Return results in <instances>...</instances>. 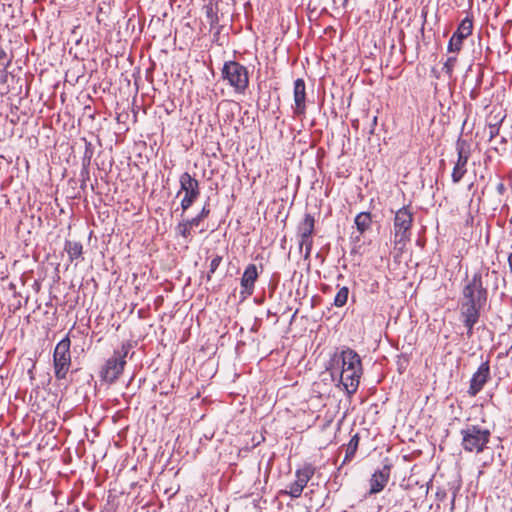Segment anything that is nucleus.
<instances>
[{"instance_id":"nucleus-1","label":"nucleus","mask_w":512,"mask_h":512,"mask_svg":"<svg viewBox=\"0 0 512 512\" xmlns=\"http://www.w3.org/2000/svg\"><path fill=\"white\" fill-rule=\"evenodd\" d=\"M327 370L330 371L332 378L335 374L339 375L340 383L348 395H353L357 391L363 368L361 358L355 350L345 348L336 351L330 358Z\"/></svg>"},{"instance_id":"nucleus-2","label":"nucleus","mask_w":512,"mask_h":512,"mask_svg":"<svg viewBox=\"0 0 512 512\" xmlns=\"http://www.w3.org/2000/svg\"><path fill=\"white\" fill-rule=\"evenodd\" d=\"M489 268L475 272L471 277L466 276L459 300L486 306L488 289L484 285V277H488Z\"/></svg>"},{"instance_id":"nucleus-3","label":"nucleus","mask_w":512,"mask_h":512,"mask_svg":"<svg viewBox=\"0 0 512 512\" xmlns=\"http://www.w3.org/2000/svg\"><path fill=\"white\" fill-rule=\"evenodd\" d=\"M461 447L467 453L481 454L487 448L491 431L479 425L468 424L460 430Z\"/></svg>"},{"instance_id":"nucleus-4","label":"nucleus","mask_w":512,"mask_h":512,"mask_svg":"<svg viewBox=\"0 0 512 512\" xmlns=\"http://www.w3.org/2000/svg\"><path fill=\"white\" fill-rule=\"evenodd\" d=\"M413 213L410 206H403L395 212L393 229H394V245L402 250L411 240Z\"/></svg>"},{"instance_id":"nucleus-5","label":"nucleus","mask_w":512,"mask_h":512,"mask_svg":"<svg viewBox=\"0 0 512 512\" xmlns=\"http://www.w3.org/2000/svg\"><path fill=\"white\" fill-rule=\"evenodd\" d=\"M222 78L234 88L237 93H244L249 85L247 68L237 61H226L222 68Z\"/></svg>"},{"instance_id":"nucleus-6","label":"nucleus","mask_w":512,"mask_h":512,"mask_svg":"<svg viewBox=\"0 0 512 512\" xmlns=\"http://www.w3.org/2000/svg\"><path fill=\"white\" fill-rule=\"evenodd\" d=\"M71 341L67 335L59 341L53 352V367L55 378L63 380L66 378L71 366Z\"/></svg>"},{"instance_id":"nucleus-7","label":"nucleus","mask_w":512,"mask_h":512,"mask_svg":"<svg viewBox=\"0 0 512 512\" xmlns=\"http://www.w3.org/2000/svg\"><path fill=\"white\" fill-rule=\"evenodd\" d=\"M179 183L180 191L177 195L184 192V197L180 203L182 214H184L200 196V185L199 181L192 177L188 172L181 174Z\"/></svg>"},{"instance_id":"nucleus-8","label":"nucleus","mask_w":512,"mask_h":512,"mask_svg":"<svg viewBox=\"0 0 512 512\" xmlns=\"http://www.w3.org/2000/svg\"><path fill=\"white\" fill-rule=\"evenodd\" d=\"M485 308L483 305L472 304L459 300L460 320L467 329V337L473 335L474 326L479 322L481 311Z\"/></svg>"},{"instance_id":"nucleus-9","label":"nucleus","mask_w":512,"mask_h":512,"mask_svg":"<svg viewBox=\"0 0 512 512\" xmlns=\"http://www.w3.org/2000/svg\"><path fill=\"white\" fill-rule=\"evenodd\" d=\"M315 467L312 464H305L302 468L295 472L296 480L288 485V489L281 491L292 498H299L306 487L307 483L315 474Z\"/></svg>"},{"instance_id":"nucleus-10","label":"nucleus","mask_w":512,"mask_h":512,"mask_svg":"<svg viewBox=\"0 0 512 512\" xmlns=\"http://www.w3.org/2000/svg\"><path fill=\"white\" fill-rule=\"evenodd\" d=\"M473 31V21L470 17H465L457 27V30L451 36L447 50L450 53H458L461 51L463 41L468 38Z\"/></svg>"},{"instance_id":"nucleus-11","label":"nucleus","mask_w":512,"mask_h":512,"mask_svg":"<svg viewBox=\"0 0 512 512\" xmlns=\"http://www.w3.org/2000/svg\"><path fill=\"white\" fill-rule=\"evenodd\" d=\"M456 150L458 158L451 175L453 183H459L464 177L467 172L466 165L470 157L469 145L461 138L457 140Z\"/></svg>"},{"instance_id":"nucleus-12","label":"nucleus","mask_w":512,"mask_h":512,"mask_svg":"<svg viewBox=\"0 0 512 512\" xmlns=\"http://www.w3.org/2000/svg\"><path fill=\"white\" fill-rule=\"evenodd\" d=\"M392 469V463L388 458L384 459L382 468L377 469L371 476L369 483L370 489L368 494L374 495L380 493L387 485Z\"/></svg>"},{"instance_id":"nucleus-13","label":"nucleus","mask_w":512,"mask_h":512,"mask_svg":"<svg viewBox=\"0 0 512 512\" xmlns=\"http://www.w3.org/2000/svg\"><path fill=\"white\" fill-rule=\"evenodd\" d=\"M490 361L482 362L478 367L477 371L472 375L470 379V385L468 388V394L472 397L476 396L484 387V385L490 380Z\"/></svg>"},{"instance_id":"nucleus-14","label":"nucleus","mask_w":512,"mask_h":512,"mask_svg":"<svg viewBox=\"0 0 512 512\" xmlns=\"http://www.w3.org/2000/svg\"><path fill=\"white\" fill-rule=\"evenodd\" d=\"M126 360H120L114 356L106 360L100 371V377L103 381L112 384L123 373Z\"/></svg>"},{"instance_id":"nucleus-15","label":"nucleus","mask_w":512,"mask_h":512,"mask_svg":"<svg viewBox=\"0 0 512 512\" xmlns=\"http://www.w3.org/2000/svg\"><path fill=\"white\" fill-rule=\"evenodd\" d=\"M294 106L293 111L296 116L302 117L306 113V85L303 79L298 78L294 81Z\"/></svg>"},{"instance_id":"nucleus-16","label":"nucleus","mask_w":512,"mask_h":512,"mask_svg":"<svg viewBox=\"0 0 512 512\" xmlns=\"http://www.w3.org/2000/svg\"><path fill=\"white\" fill-rule=\"evenodd\" d=\"M258 278V271L255 264H249L241 277L242 293L252 295L254 292L255 282Z\"/></svg>"},{"instance_id":"nucleus-17","label":"nucleus","mask_w":512,"mask_h":512,"mask_svg":"<svg viewBox=\"0 0 512 512\" xmlns=\"http://www.w3.org/2000/svg\"><path fill=\"white\" fill-rule=\"evenodd\" d=\"M315 229V218L312 214L306 213L297 226V235L301 238L313 237Z\"/></svg>"},{"instance_id":"nucleus-18","label":"nucleus","mask_w":512,"mask_h":512,"mask_svg":"<svg viewBox=\"0 0 512 512\" xmlns=\"http://www.w3.org/2000/svg\"><path fill=\"white\" fill-rule=\"evenodd\" d=\"M354 223L360 235L370 230L372 225V216L370 212H360L356 215Z\"/></svg>"},{"instance_id":"nucleus-19","label":"nucleus","mask_w":512,"mask_h":512,"mask_svg":"<svg viewBox=\"0 0 512 512\" xmlns=\"http://www.w3.org/2000/svg\"><path fill=\"white\" fill-rule=\"evenodd\" d=\"M64 250L67 252L69 260L73 262L82 256L83 245L77 241L67 240L65 242Z\"/></svg>"},{"instance_id":"nucleus-20","label":"nucleus","mask_w":512,"mask_h":512,"mask_svg":"<svg viewBox=\"0 0 512 512\" xmlns=\"http://www.w3.org/2000/svg\"><path fill=\"white\" fill-rule=\"evenodd\" d=\"M359 441L360 437L358 433L351 437L350 441L346 445L345 457L342 464L350 462L354 458L358 449Z\"/></svg>"},{"instance_id":"nucleus-21","label":"nucleus","mask_w":512,"mask_h":512,"mask_svg":"<svg viewBox=\"0 0 512 512\" xmlns=\"http://www.w3.org/2000/svg\"><path fill=\"white\" fill-rule=\"evenodd\" d=\"M175 232L187 241L192 239V228L186 223L185 220L179 222L175 227Z\"/></svg>"},{"instance_id":"nucleus-22","label":"nucleus","mask_w":512,"mask_h":512,"mask_svg":"<svg viewBox=\"0 0 512 512\" xmlns=\"http://www.w3.org/2000/svg\"><path fill=\"white\" fill-rule=\"evenodd\" d=\"M348 296H349L348 287H346V286L341 287L338 290V292L334 298V305L336 307H343L348 301Z\"/></svg>"},{"instance_id":"nucleus-23","label":"nucleus","mask_w":512,"mask_h":512,"mask_svg":"<svg viewBox=\"0 0 512 512\" xmlns=\"http://www.w3.org/2000/svg\"><path fill=\"white\" fill-rule=\"evenodd\" d=\"M131 348H132L131 343L129 341H126V342L122 343L120 349L114 351L112 356H114L115 358H118L120 360H126V357Z\"/></svg>"},{"instance_id":"nucleus-24","label":"nucleus","mask_w":512,"mask_h":512,"mask_svg":"<svg viewBox=\"0 0 512 512\" xmlns=\"http://www.w3.org/2000/svg\"><path fill=\"white\" fill-rule=\"evenodd\" d=\"M312 246H313V237L300 239V241H299L300 249H302L303 247L305 248L304 259H308L310 257L311 251H312Z\"/></svg>"},{"instance_id":"nucleus-25","label":"nucleus","mask_w":512,"mask_h":512,"mask_svg":"<svg viewBox=\"0 0 512 512\" xmlns=\"http://www.w3.org/2000/svg\"><path fill=\"white\" fill-rule=\"evenodd\" d=\"M456 62H457L456 56H450L445 61L444 65H443V71L448 75V77H452Z\"/></svg>"},{"instance_id":"nucleus-26","label":"nucleus","mask_w":512,"mask_h":512,"mask_svg":"<svg viewBox=\"0 0 512 512\" xmlns=\"http://www.w3.org/2000/svg\"><path fill=\"white\" fill-rule=\"evenodd\" d=\"M222 262V256L220 255H216L210 262V266H209V271H208V274H207V279L210 280L211 279V275L213 273H215V271L217 270V268L219 267V265L221 264Z\"/></svg>"},{"instance_id":"nucleus-27","label":"nucleus","mask_w":512,"mask_h":512,"mask_svg":"<svg viewBox=\"0 0 512 512\" xmlns=\"http://www.w3.org/2000/svg\"><path fill=\"white\" fill-rule=\"evenodd\" d=\"M206 17L211 27L218 24L219 19L217 13L213 11L211 6L206 7Z\"/></svg>"},{"instance_id":"nucleus-28","label":"nucleus","mask_w":512,"mask_h":512,"mask_svg":"<svg viewBox=\"0 0 512 512\" xmlns=\"http://www.w3.org/2000/svg\"><path fill=\"white\" fill-rule=\"evenodd\" d=\"M210 212L211 210L209 202H206L202 207L201 211L198 213V216L202 218V220H205L210 215Z\"/></svg>"},{"instance_id":"nucleus-29","label":"nucleus","mask_w":512,"mask_h":512,"mask_svg":"<svg viewBox=\"0 0 512 512\" xmlns=\"http://www.w3.org/2000/svg\"><path fill=\"white\" fill-rule=\"evenodd\" d=\"M84 141H85V151H84L83 156L92 158L94 155V147L91 142L87 141L86 139H84Z\"/></svg>"},{"instance_id":"nucleus-30","label":"nucleus","mask_w":512,"mask_h":512,"mask_svg":"<svg viewBox=\"0 0 512 512\" xmlns=\"http://www.w3.org/2000/svg\"><path fill=\"white\" fill-rule=\"evenodd\" d=\"M488 129H489V140H492L499 134V125L498 124H490Z\"/></svg>"},{"instance_id":"nucleus-31","label":"nucleus","mask_w":512,"mask_h":512,"mask_svg":"<svg viewBox=\"0 0 512 512\" xmlns=\"http://www.w3.org/2000/svg\"><path fill=\"white\" fill-rule=\"evenodd\" d=\"M185 221L193 229L194 227H198L203 220L197 214L195 217L186 219Z\"/></svg>"},{"instance_id":"nucleus-32","label":"nucleus","mask_w":512,"mask_h":512,"mask_svg":"<svg viewBox=\"0 0 512 512\" xmlns=\"http://www.w3.org/2000/svg\"><path fill=\"white\" fill-rule=\"evenodd\" d=\"M91 160H92V158L87 157V156H83V158H82V169H83V172H85L86 174H87V169H89V166L91 164Z\"/></svg>"},{"instance_id":"nucleus-33","label":"nucleus","mask_w":512,"mask_h":512,"mask_svg":"<svg viewBox=\"0 0 512 512\" xmlns=\"http://www.w3.org/2000/svg\"><path fill=\"white\" fill-rule=\"evenodd\" d=\"M496 190L500 195H503L506 191V187L503 182H499L496 186Z\"/></svg>"},{"instance_id":"nucleus-34","label":"nucleus","mask_w":512,"mask_h":512,"mask_svg":"<svg viewBox=\"0 0 512 512\" xmlns=\"http://www.w3.org/2000/svg\"><path fill=\"white\" fill-rule=\"evenodd\" d=\"M512 248V246H511ZM508 265H509V271L512 273V252L508 255Z\"/></svg>"},{"instance_id":"nucleus-35","label":"nucleus","mask_w":512,"mask_h":512,"mask_svg":"<svg viewBox=\"0 0 512 512\" xmlns=\"http://www.w3.org/2000/svg\"><path fill=\"white\" fill-rule=\"evenodd\" d=\"M80 175H81L82 179L88 180L89 179V169H87V174L85 172H83V169H81Z\"/></svg>"},{"instance_id":"nucleus-36","label":"nucleus","mask_w":512,"mask_h":512,"mask_svg":"<svg viewBox=\"0 0 512 512\" xmlns=\"http://www.w3.org/2000/svg\"><path fill=\"white\" fill-rule=\"evenodd\" d=\"M477 97V92H475L474 90L471 92V98L472 99H475Z\"/></svg>"},{"instance_id":"nucleus-37","label":"nucleus","mask_w":512,"mask_h":512,"mask_svg":"<svg viewBox=\"0 0 512 512\" xmlns=\"http://www.w3.org/2000/svg\"><path fill=\"white\" fill-rule=\"evenodd\" d=\"M86 181L85 179H82V182H81V188L84 189L85 186H86Z\"/></svg>"},{"instance_id":"nucleus-38","label":"nucleus","mask_w":512,"mask_h":512,"mask_svg":"<svg viewBox=\"0 0 512 512\" xmlns=\"http://www.w3.org/2000/svg\"><path fill=\"white\" fill-rule=\"evenodd\" d=\"M372 123L375 125L377 123V117L375 116L372 120Z\"/></svg>"}]
</instances>
